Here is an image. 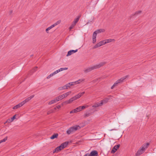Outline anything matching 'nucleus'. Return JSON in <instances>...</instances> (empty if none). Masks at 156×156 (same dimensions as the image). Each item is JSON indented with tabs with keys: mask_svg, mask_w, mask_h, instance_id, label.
Here are the masks:
<instances>
[{
	"mask_svg": "<svg viewBox=\"0 0 156 156\" xmlns=\"http://www.w3.org/2000/svg\"><path fill=\"white\" fill-rule=\"evenodd\" d=\"M84 156H90L89 154L87 153L86 154H85Z\"/></svg>",
	"mask_w": 156,
	"mask_h": 156,
	"instance_id": "46",
	"label": "nucleus"
},
{
	"mask_svg": "<svg viewBox=\"0 0 156 156\" xmlns=\"http://www.w3.org/2000/svg\"><path fill=\"white\" fill-rule=\"evenodd\" d=\"M60 69H59L58 70H57L56 71H55L54 72H53V73L54 75H55V74H57V73H58L59 72H60Z\"/></svg>",
	"mask_w": 156,
	"mask_h": 156,
	"instance_id": "38",
	"label": "nucleus"
},
{
	"mask_svg": "<svg viewBox=\"0 0 156 156\" xmlns=\"http://www.w3.org/2000/svg\"><path fill=\"white\" fill-rule=\"evenodd\" d=\"M145 150V148L144 147H141L140 148L136 154V156H139L144 152Z\"/></svg>",
	"mask_w": 156,
	"mask_h": 156,
	"instance_id": "5",
	"label": "nucleus"
},
{
	"mask_svg": "<svg viewBox=\"0 0 156 156\" xmlns=\"http://www.w3.org/2000/svg\"><path fill=\"white\" fill-rule=\"evenodd\" d=\"M80 107H78L75 109L72 110L70 112V113L71 114L73 113H76L77 112L80 111Z\"/></svg>",
	"mask_w": 156,
	"mask_h": 156,
	"instance_id": "16",
	"label": "nucleus"
},
{
	"mask_svg": "<svg viewBox=\"0 0 156 156\" xmlns=\"http://www.w3.org/2000/svg\"><path fill=\"white\" fill-rule=\"evenodd\" d=\"M141 12H142V11H136L135 12L134 15L136 16L138 14L140 13Z\"/></svg>",
	"mask_w": 156,
	"mask_h": 156,
	"instance_id": "34",
	"label": "nucleus"
},
{
	"mask_svg": "<svg viewBox=\"0 0 156 156\" xmlns=\"http://www.w3.org/2000/svg\"><path fill=\"white\" fill-rule=\"evenodd\" d=\"M73 132V129L71 127H70L66 131V133L68 134H70L72 132Z\"/></svg>",
	"mask_w": 156,
	"mask_h": 156,
	"instance_id": "25",
	"label": "nucleus"
},
{
	"mask_svg": "<svg viewBox=\"0 0 156 156\" xmlns=\"http://www.w3.org/2000/svg\"><path fill=\"white\" fill-rule=\"evenodd\" d=\"M149 145V143H147L146 144H145L143 145V146H142V147H144L145 148V150L148 147V146Z\"/></svg>",
	"mask_w": 156,
	"mask_h": 156,
	"instance_id": "28",
	"label": "nucleus"
},
{
	"mask_svg": "<svg viewBox=\"0 0 156 156\" xmlns=\"http://www.w3.org/2000/svg\"><path fill=\"white\" fill-rule=\"evenodd\" d=\"M120 146V144H118L116 145L115 146L113 147L112 148V150L111 151L112 153H115L117 150L118 149L119 147Z\"/></svg>",
	"mask_w": 156,
	"mask_h": 156,
	"instance_id": "8",
	"label": "nucleus"
},
{
	"mask_svg": "<svg viewBox=\"0 0 156 156\" xmlns=\"http://www.w3.org/2000/svg\"><path fill=\"white\" fill-rule=\"evenodd\" d=\"M84 80V79H80L78 80L77 81H75L74 82H72L68 84H69V85L70 86H73L74 85L76 84H78L80 83V82H81L83 81Z\"/></svg>",
	"mask_w": 156,
	"mask_h": 156,
	"instance_id": "7",
	"label": "nucleus"
},
{
	"mask_svg": "<svg viewBox=\"0 0 156 156\" xmlns=\"http://www.w3.org/2000/svg\"><path fill=\"white\" fill-rule=\"evenodd\" d=\"M88 107V106L87 105L86 106H79V107H80V111H81L82 109H84L86 108H87V107Z\"/></svg>",
	"mask_w": 156,
	"mask_h": 156,
	"instance_id": "31",
	"label": "nucleus"
},
{
	"mask_svg": "<svg viewBox=\"0 0 156 156\" xmlns=\"http://www.w3.org/2000/svg\"><path fill=\"white\" fill-rule=\"evenodd\" d=\"M80 17V16H78L77 18L75 19L73 21L72 25L69 28L70 30H71V29H73L75 26L76 25V23L79 21V19Z\"/></svg>",
	"mask_w": 156,
	"mask_h": 156,
	"instance_id": "4",
	"label": "nucleus"
},
{
	"mask_svg": "<svg viewBox=\"0 0 156 156\" xmlns=\"http://www.w3.org/2000/svg\"><path fill=\"white\" fill-rule=\"evenodd\" d=\"M2 140H0V144H1V143H2Z\"/></svg>",
	"mask_w": 156,
	"mask_h": 156,
	"instance_id": "49",
	"label": "nucleus"
},
{
	"mask_svg": "<svg viewBox=\"0 0 156 156\" xmlns=\"http://www.w3.org/2000/svg\"><path fill=\"white\" fill-rule=\"evenodd\" d=\"M12 12V10L10 11L9 13V14H11Z\"/></svg>",
	"mask_w": 156,
	"mask_h": 156,
	"instance_id": "47",
	"label": "nucleus"
},
{
	"mask_svg": "<svg viewBox=\"0 0 156 156\" xmlns=\"http://www.w3.org/2000/svg\"><path fill=\"white\" fill-rule=\"evenodd\" d=\"M85 93V92H83L81 93H79L77 95L71 98L70 99H69L68 101H65L64 102V103H66V104H69L71 103L73 101L76 100L79 98L80 97L83 95Z\"/></svg>",
	"mask_w": 156,
	"mask_h": 156,
	"instance_id": "2",
	"label": "nucleus"
},
{
	"mask_svg": "<svg viewBox=\"0 0 156 156\" xmlns=\"http://www.w3.org/2000/svg\"><path fill=\"white\" fill-rule=\"evenodd\" d=\"M7 138L8 137L6 136L3 139L1 140L2 141V142L5 141L7 140Z\"/></svg>",
	"mask_w": 156,
	"mask_h": 156,
	"instance_id": "42",
	"label": "nucleus"
},
{
	"mask_svg": "<svg viewBox=\"0 0 156 156\" xmlns=\"http://www.w3.org/2000/svg\"><path fill=\"white\" fill-rule=\"evenodd\" d=\"M114 130H115V129H111V130H110L109 131H111Z\"/></svg>",
	"mask_w": 156,
	"mask_h": 156,
	"instance_id": "48",
	"label": "nucleus"
},
{
	"mask_svg": "<svg viewBox=\"0 0 156 156\" xmlns=\"http://www.w3.org/2000/svg\"><path fill=\"white\" fill-rule=\"evenodd\" d=\"M109 98H105L103 100H101V103H102V105L103 104H106V103L109 100Z\"/></svg>",
	"mask_w": 156,
	"mask_h": 156,
	"instance_id": "20",
	"label": "nucleus"
},
{
	"mask_svg": "<svg viewBox=\"0 0 156 156\" xmlns=\"http://www.w3.org/2000/svg\"><path fill=\"white\" fill-rule=\"evenodd\" d=\"M12 121H11V119H8L6 122H12Z\"/></svg>",
	"mask_w": 156,
	"mask_h": 156,
	"instance_id": "43",
	"label": "nucleus"
},
{
	"mask_svg": "<svg viewBox=\"0 0 156 156\" xmlns=\"http://www.w3.org/2000/svg\"><path fill=\"white\" fill-rule=\"evenodd\" d=\"M71 127L73 129V132L77 130L78 128L80 129V126L76 125L74 126H72Z\"/></svg>",
	"mask_w": 156,
	"mask_h": 156,
	"instance_id": "21",
	"label": "nucleus"
},
{
	"mask_svg": "<svg viewBox=\"0 0 156 156\" xmlns=\"http://www.w3.org/2000/svg\"><path fill=\"white\" fill-rule=\"evenodd\" d=\"M91 115V114L90 113L87 112L84 115V116L85 117H87L90 116Z\"/></svg>",
	"mask_w": 156,
	"mask_h": 156,
	"instance_id": "32",
	"label": "nucleus"
},
{
	"mask_svg": "<svg viewBox=\"0 0 156 156\" xmlns=\"http://www.w3.org/2000/svg\"><path fill=\"white\" fill-rule=\"evenodd\" d=\"M58 147V148L60 149V151L61 150H62L63 149L62 148V147H61V146L60 145V146Z\"/></svg>",
	"mask_w": 156,
	"mask_h": 156,
	"instance_id": "45",
	"label": "nucleus"
},
{
	"mask_svg": "<svg viewBox=\"0 0 156 156\" xmlns=\"http://www.w3.org/2000/svg\"><path fill=\"white\" fill-rule=\"evenodd\" d=\"M101 105H102V103H101V102L97 103H96L94 104L92 106V107H94V108H96V107H98L99 106H101Z\"/></svg>",
	"mask_w": 156,
	"mask_h": 156,
	"instance_id": "23",
	"label": "nucleus"
},
{
	"mask_svg": "<svg viewBox=\"0 0 156 156\" xmlns=\"http://www.w3.org/2000/svg\"><path fill=\"white\" fill-rule=\"evenodd\" d=\"M78 51V49H76V50H71L69 51L68 52V53L67 55H66L67 56H70L73 54L74 53H75L76 52Z\"/></svg>",
	"mask_w": 156,
	"mask_h": 156,
	"instance_id": "12",
	"label": "nucleus"
},
{
	"mask_svg": "<svg viewBox=\"0 0 156 156\" xmlns=\"http://www.w3.org/2000/svg\"><path fill=\"white\" fill-rule=\"evenodd\" d=\"M97 34L95 33V32H94L93 33V37H92V40H93V41L92 43L93 44L95 43L96 41V36H97Z\"/></svg>",
	"mask_w": 156,
	"mask_h": 156,
	"instance_id": "15",
	"label": "nucleus"
},
{
	"mask_svg": "<svg viewBox=\"0 0 156 156\" xmlns=\"http://www.w3.org/2000/svg\"><path fill=\"white\" fill-rule=\"evenodd\" d=\"M105 44V40L99 42V43H97L95 45H94L93 48V49H95L100 46Z\"/></svg>",
	"mask_w": 156,
	"mask_h": 156,
	"instance_id": "6",
	"label": "nucleus"
},
{
	"mask_svg": "<svg viewBox=\"0 0 156 156\" xmlns=\"http://www.w3.org/2000/svg\"><path fill=\"white\" fill-rule=\"evenodd\" d=\"M60 151V149H59L58 147H56L54 151H53V153H54L56 152H58Z\"/></svg>",
	"mask_w": 156,
	"mask_h": 156,
	"instance_id": "33",
	"label": "nucleus"
},
{
	"mask_svg": "<svg viewBox=\"0 0 156 156\" xmlns=\"http://www.w3.org/2000/svg\"><path fill=\"white\" fill-rule=\"evenodd\" d=\"M60 69H59L58 70H57L56 71H55L54 72H53V73L54 75H55V74H57V73H58L59 72H60Z\"/></svg>",
	"mask_w": 156,
	"mask_h": 156,
	"instance_id": "36",
	"label": "nucleus"
},
{
	"mask_svg": "<svg viewBox=\"0 0 156 156\" xmlns=\"http://www.w3.org/2000/svg\"><path fill=\"white\" fill-rule=\"evenodd\" d=\"M129 76L128 75H127L125 76H123L122 78H121L119 79L111 87V89H112L114 88V87L116 86H117V84L121 83L123 81L126 79L127 77Z\"/></svg>",
	"mask_w": 156,
	"mask_h": 156,
	"instance_id": "3",
	"label": "nucleus"
},
{
	"mask_svg": "<svg viewBox=\"0 0 156 156\" xmlns=\"http://www.w3.org/2000/svg\"><path fill=\"white\" fill-rule=\"evenodd\" d=\"M69 143V142L68 141H66L62 144L60 145L61 147H62V148L63 149V148L66 147L68 145Z\"/></svg>",
	"mask_w": 156,
	"mask_h": 156,
	"instance_id": "17",
	"label": "nucleus"
},
{
	"mask_svg": "<svg viewBox=\"0 0 156 156\" xmlns=\"http://www.w3.org/2000/svg\"><path fill=\"white\" fill-rule=\"evenodd\" d=\"M70 87L69 85V84H66V85L62 86L59 87L58 88V90H63L67 89L68 88Z\"/></svg>",
	"mask_w": 156,
	"mask_h": 156,
	"instance_id": "9",
	"label": "nucleus"
},
{
	"mask_svg": "<svg viewBox=\"0 0 156 156\" xmlns=\"http://www.w3.org/2000/svg\"><path fill=\"white\" fill-rule=\"evenodd\" d=\"M34 97V95H32L31 96H30V97H28V98H26L25 100L23 101L22 102V103H23V104L24 105L27 102L29 101L30 100Z\"/></svg>",
	"mask_w": 156,
	"mask_h": 156,
	"instance_id": "11",
	"label": "nucleus"
},
{
	"mask_svg": "<svg viewBox=\"0 0 156 156\" xmlns=\"http://www.w3.org/2000/svg\"><path fill=\"white\" fill-rule=\"evenodd\" d=\"M54 76V75L53 73L51 74L50 75H48L47 77V79H49L51 77L53 76Z\"/></svg>",
	"mask_w": 156,
	"mask_h": 156,
	"instance_id": "40",
	"label": "nucleus"
},
{
	"mask_svg": "<svg viewBox=\"0 0 156 156\" xmlns=\"http://www.w3.org/2000/svg\"><path fill=\"white\" fill-rule=\"evenodd\" d=\"M16 115H15L13 116L11 118V121H13V120L16 118Z\"/></svg>",
	"mask_w": 156,
	"mask_h": 156,
	"instance_id": "41",
	"label": "nucleus"
},
{
	"mask_svg": "<svg viewBox=\"0 0 156 156\" xmlns=\"http://www.w3.org/2000/svg\"><path fill=\"white\" fill-rule=\"evenodd\" d=\"M37 67H34V68L31 71V72L32 73H33L34 72H35V71H36L37 70Z\"/></svg>",
	"mask_w": 156,
	"mask_h": 156,
	"instance_id": "30",
	"label": "nucleus"
},
{
	"mask_svg": "<svg viewBox=\"0 0 156 156\" xmlns=\"http://www.w3.org/2000/svg\"><path fill=\"white\" fill-rule=\"evenodd\" d=\"M68 69V68H61L60 69V71H62L63 70H67Z\"/></svg>",
	"mask_w": 156,
	"mask_h": 156,
	"instance_id": "39",
	"label": "nucleus"
},
{
	"mask_svg": "<svg viewBox=\"0 0 156 156\" xmlns=\"http://www.w3.org/2000/svg\"><path fill=\"white\" fill-rule=\"evenodd\" d=\"M60 69H59L58 70H57L56 71H55L54 72H53V73L54 75H55V74H57V73H58L59 72H60Z\"/></svg>",
	"mask_w": 156,
	"mask_h": 156,
	"instance_id": "37",
	"label": "nucleus"
},
{
	"mask_svg": "<svg viewBox=\"0 0 156 156\" xmlns=\"http://www.w3.org/2000/svg\"><path fill=\"white\" fill-rule=\"evenodd\" d=\"M105 64V62H101L100 63L96 65L93 66L92 67L88 68L84 70V72L85 73H87L95 69L99 68L102 66H104Z\"/></svg>",
	"mask_w": 156,
	"mask_h": 156,
	"instance_id": "1",
	"label": "nucleus"
},
{
	"mask_svg": "<svg viewBox=\"0 0 156 156\" xmlns=\"http://www.w3.org/2000/svg\"><path fill=\"white\" fill-rule=\"evenodd\" d=\"M71 91H69L65 94H63V95L64 96V98L67 97L68 96L69 94H71Z\"/></svg>",
	"mask_w": 156,
	"mask_h": 156,
	"instance_id": "29",
	"label": "nucleus"
},
{
	"mask_svg": "<svg viewBox=\"0 0 156 156\" xmlns=\"http://www.w3.org/2000/svg\"><path fill=\"white\" fill-rule=\"evenodd\" d=\"M58 101V100H57V99H56V98H54V99L50 101L49 103V105H51L53 104H54L56 102Z\"/></svg>",
	"mask_w": 156,
	"mask_h": 156,
	"instance_id": "24",
	"label": "nucleus"
},
{
	"mask_svg": "<svg viewBox=\"0 0 156 156\" xmlns=\"http://www.w3.org/2000/svg\"><path fill=\"white\" fill-rule=\"evenodd\" d=\"M105 44L109 43L110 42H115V40L114 39H105Z\"/></svg>",
	"mask_w": 156,
	"mask_h": 156,
	"instance_id": "19",
	"label": "nucleus"
},
{
	"mask_svg": "<svg viewBox=\"0 0 156 156\" xmlns=\"http://www.w3.org/2000/svg\"><path fill=\"white\" fill-rule=\"evenodd\" d=\"M47 114H49V112H48Z\"/></svg>",
	"mask_w": 156,
	"mask_h": 156,
	"instance_id": "50",
	"label": "nucleus"
},
{
	"mask_svg": "<svg viewBox=\"0 0 156 156\" xmlns=\"http://www.w3.org/2000/svg\"><path fill=\"white\" fill-rule=\"evenodd\" d=\"M105 31V30L103 29H100L95 31L94 32H95V33L97 34H99L101 32H103Z\"/></svg>",
	"mask_w": 156,
	"mask_h": 156,
	"instance_id": "18",
	"label": "nucleus"
},
{
	"mask_svg": "<svg viewBox=\"0 0 156 156\" xmlns=\"http://www.w3.org/2000/svg\"><path fill=\"white\" fill-rule=\"evenodd\" d=\"M56 108L58 109H59L61 108V106L60 105H58L56 106Z\"/></svg>",
	"mask_w": 156,
	"mask_h": 156,
	"instance_id": "44",
	"label": "nucleus"
},
{
	"mask_svg": "<svg viewBox=\"0 0 156 156\" xmlns=\"http://www.w3.org/2000/svg\"><path fill=\"white\" fill-rule=\"evenodd\" d=\"M34 97V95H32L31 96H30V97H28V98H26L25 100L23 101L22 102V103H23V104L24 105L27 102L29 101L30 100Z\"/></svg>",
	"mask_w": 156,
	"mask_h": 156,
	"instance_id": "10",
	"label": "nucleus"
},
{
	"mask_svg": "<svg viewBox=\"0 0 156 156\" xmlns=\"http://www.w3.org/2000/svg\"><path fill=\"white\" fill-rule=\"evenodd\" d=\"M58 136V133H55L53 134L51 137H50V138L51 139H53L55 138H57Z\"/></svg>",
	"mask_w": 156,
	"mask_h": 156,
	"instance_id": "26",
	"label": "nucleus"
},
{
	"mask_svg": "<svg viewBox=\"0 0 156 156\" xmlns=\"http://www.w3.org/2000/svg\"><path fill=\"white\" fill-rule=\"evenodd\" d=\"M60 22H61L60 21H58L53 25H54V27L55 26H56L57 25L59 24L60 23Z\"/></svg>",
	"mask_w": 156,
	"mask_h": 156,
	"instance_id": "35",
	"label": "nucleus"
},
{
	"mask_svg": "<svg viewBox=\"0 0 156 156\" xmlns=\"http://www.w3.org/2000/svg\"><path fill=\"white\" fill-rule=\"evenodd\" d=\"M54 27V25H51L50 27H48L47 29L46 30V32L47 33H48V30H50V29H51V28Z\"/></svg>",
	"mask_w": 156,
	"mask_h": 156,
	"instance_id": "27",
	"label": "nucleus"
},
{
	"mask_svg": "<svg viewBox=\"0 0 156 156\" xmlns=\"http://www.w3.org/2000/svg\"><path fill=\"white\" fill-rule=\"evenodd\" d=\"M64 98H65L63 94L59 95L58 96L56 97V99H57V100H58V101L59 100H62Z\"/></svg>",
	"mask_w": 156,
	"mask_h": 156,
	"instance_id": "22",
	"label": "nucleus"
},
{
	"mask_svg": "<svg viewBox=\"0 0 156 156\" xmlns=\"http://www.w3.org/2000/svg\"><path fill=\"white\" fill-rule=\"evenodd\" d=\"M90 156H98V152L96 151H93L89 154Z\"/></svg>",
	"mask_w": 156,
	"mask_h": 156,
	"instance_id": "13",
	"label": "nucleus"
},
{
	"mask_svg": "<svg viewBox=\"0 0 156 156\" xmlns=\"http://www.w3.org/2000/svg\"><path fill=\"white\" fill-rule=\"evenodd\" d=\"M23 105V104L22 102H21L20 103H19V104H18V105H16V106L13 107L12 108L14 109H16L19 108L20 107H22Z\"/></svg>",
	"mask_w": 156,
	"mask_h": 156,
	"instance_id": "14",
	"label": "nucleus"
}]
</instances>
